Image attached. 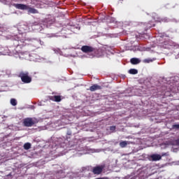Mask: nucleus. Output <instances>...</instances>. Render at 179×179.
I'll return each mask as SVG.
<instances>
[{"mask_svg": "<svg viewBox=\"0 0 179 179\" xmlns=\"http://www.w3.org/2000/svg\"><path fill=\"white\" fill-rule=\"evenodd\" d=\"M19 78H20L23 83H31L32 78L29 76V71L20 72Z\"/></svg>", "mask_w": 179, "mask_h": 179, "instance_id": "obj_2", "label": "nucleus"}, {"mask_svg": "<svg viewBox=\"0 0 179 179\" xmlns=\"http://www.w3.org/2000/svg\"><path fill=\"white\" fill-rule=\"evenodd\" d=\"M22 124L27 127H34L36 124H38V120L35 117H27L23 120Z\"/></svg>", "mask_w": 179, "mask_h": 179, "instance_id": "obj_1", "label": "nucleus"}, {"mask_svg": "<svg viewBox=\"0 0 179 179\" xmlns=\"http://www.w3.org/2000/svg\"><path fill=\"white\" fill-rule=\"evenodd\" d=\"M24 45H26V44H24V40L22 39L18 41V44L17 45V48H23L24 49Z\"/></svg>", "mask_w": 179, "mask_h": 179, "instance_id": "obj_11", "label": "nucleus"}, {"mask_svg": "<svg viewBox=\"0 0 179 179\" xmlns=\"http://www.w3.org/2000/svg\"><path fill=\"white\" fill-rule=\"evenodd\" d=\"M28 12L29 13H38V10H37L36 8H29L28 7Z\"/></svg>", "mask_w": 179, "mask_h": 179, "instance_id": "obj_13", "label": "nucleus"}, {"mask_svg": "<svg viewBox=\"0 0 179 179\" xmlns=\"http://www.w3.org/2000/svg\"><path fill=\"white\" fill-rule=\"evenodd\" d=\"M155 61V59H145L143 61L144 64H149L150 62H153Z\"/></svg>", "mask_w": 179, "mask_h": 179, "instance_id": "obj_18", "label": "nucleus"}, {"mask_svg": "<svg viewBox=\"0 0 179 179\" xmlns=\"http://www.w3.org/2000/svg\"><path fill=\"white\" fill-rule=\"evenodd\" d=\"M172 128L173 129H179V124H173Z\"/></svg>", "mask_w": 179, "mask_h": 179, "instance_id": "obj_22", "label": "nucleus"}, {"mask_svg": "<svg viewBox=\"0 0 179 179\" xmlns=\"http://www.w3.org/2000/svg\"><path fill=\"white\" fill-rule=\"evenodd\" d=\"M19 54H22V55H24V54H29V52H27V50H18Z\"/></svg>", "mask_w": 179, "mask_h": 179, "instance_id": "obj_20", "label": "nucleus"}, {"mask_svg": "<svg viewBox=\"0 0 179 179\" xmlns=\"http://www.w3.org/2000/svg\"><path fill=\"white\" fill-rule=\"evenodd\" d=\"M129 73H130L131 75H136V73H138V70L135 69H131L129 71Z\"/></svg>", "mask_w": 179, "mask_h": 179, "instance_id": "obj_16", "label": "nucleus"}, {"mask_svg": "<svg viewBox=\"0 0 179 179\" xmlns=\"http://www.w3.org/2000/svg\"><path fill=\"white\" fill-rule=\"evenodd\" d=\"M20 31H27L29 30V26L27 24H21L19 27Z\"/></svg>", "mask_w": 179, "mask_h": 179, "instance_id": "obj_9", "label": "nucleus"}, {"mask_svg": "<svg viewBox=\"0 0 179 179\" xmlns=\"http://www.w3.org/2000/svg\"><path fill=\"white\" fill-rule=\"evenodd\" d=\"M15 8L17 9H21L22 10H27V9H28L27 6H26L24 4H20V3L15 4Z\"/></svg>", "mask_w": 179, "mask_h": 179, "instance_id": "obj_8", "label": "nucleus"}, {"mask_svg": "<svg viewBox=\"0 0 179 179\" xmlns=\"http://www.w3.org/2000/svg\"><path fill=\"white\" fill-rule=\"evenodd\" d=\"M41 3H44V5H50V1L48 0H41Z\"/></svg>", "mask_w": 179, "mask_h": 179, "instance_id": "obj_21", "label": "nucleus"}, {"mask_svg": "<svg viewBox=\"0 0 179 179\" xmlns=\"http://www.w3.org/2000/svg\"><path fill=\"white\" fill-rule=\"evenodd\" d=\"M127 145H128V141H121L120 143V148H127Z\"/></svg>", "mask_w": 179, "mask_h": 179, "instance_id": "obj_15", "label": "nucleus"}, {"mask_svg": "<svg viewBox=\"0 0 179 179\" xmlns=\"http://www.w3.org/2000/svg\"><path fill=\"white\" fill-rule=\"evenodd\" d=\"M50 100H52V101H56L57 103H59L61 101V96L59 95H55L50 97Z\"/></svg>", "mask_w": 179, "mask_h": 179, "instance_id": "obj_7", "label": "nucleus"}, {"mask_svg": "<svg viewBox=\"0 0 179 179\" xmlns=\"http://www.w3.org/2000/svg\"><path fill=\"white\" fill-rule=\"evenodd\" d=\"M110 131H115V126H111L110 127Z\"/></svg>", "mask_w": 179, "mask_h": 179, "instance_id": "obj_24", "label": "nucleus"}, {"mask_svg": "<svg viewBox=\"0 0 179 179\" xmlns=\"http://www.w3.org/2000/svg\"><path fill=\"white\" fill-rule=\"evenodd\" d=\"M176 146H179V138L175 140Z\"/></svg>", "mask_w": 179, "mask_h": 179, "instance_id": "obj_25", "label": "nucleus"}, {"mask_svg": "<svg viewBox=\"0 0 179 179\" xmlns=\"http://www.w3.org/2000/svg\"><path fill=\"white\" fill-rule=\"evenodd\" d=\"M90 92H96V90H101V86L94 84L92 86L90 87Z\"/></svg>", "mask_w": 179, "mask_h": 179, "instance_id": "obj_6", "label": "nucleus"}, {"mask_svg": "<svg viewBox=\"0 0 179 179\" xmlns=\"http://www.w3.org/2000/svg\"><path fill=\"white\" fill-rule=\"evenodd\" d=\"M162 22H169V18L164 17V18H163V19L162 20Z\"/></svg>", "mask_w": 179, "mask_h": 179, "instance_id": "obj_23", "label": "nucleus"}, {"mask_svg": "<svg viewBox=\"0 0 179 179\" xmlns=\"http://www.w3.org/2000/svg\"><path fill=\"white\" fill-rule=\"evenodd\" d=\"M80 50L85 54H89L90 52H94V51H96V49L94 48L89 45H83Z\"/></svg>", "mask_w": 179, "mask_h": 179, "instance_id": "obj_3", "label": "nucleus"}, {"mask_svg": "<svg viewBox=\"0 0 179 179\" xmlns=\"http://www.w3.org/2000/svg\"><path fill=\"white\" fill-rule=\"evenodd\" d=\"M31 148V144L30 143H26L24 144V149L25 150H29Z\"/></svg>", "mask_w": 179, "mask_h": 179, "instance_id": "obj_14", "label": "nucleus"}, {"mask_svg": "<svg viewBox=\"0 0 179 179\" xmlns=\"http://www.w3.org/2000/svg\"><path fill=\"white\" fill-rule=\"evenodd\" d=\"M150 159L152 162H158L159 160H162V155L159 154H153L150 156Z\"/></svg>", "mask_w": 179, "mask_h": 179, "instance_id": "obj_5", "label": "nucleus"}, {"mask_svg": "<svg viewBox=\"0 0 179 179\" xmlns=\"http://www.w3.org/2000/svg\"><path fill=\"white\" fill-rule=\"evenodd\" d=\"M103 170H104V166H96L92 168V172L93 173V174L99 176L101 173H103Z\"/></svg>", "mask_w": 179, "mask_h": 179, "instance_id": "obj_4", "label": "nucleus"}, {"mask_svg": "<svg viewBox=\"0 0 179 179\" xmlns=\"http://www.w3.org/2000/svg\"><path fill=\"white\" fill-rule=\"evenodd\" d=\"M178 163H179V161H178Z\"/></svg>", "mask_w": 179, "mask_h": 179, "instance_id": "obj_26", "label": "nucleus"}, {"mask_svg": "<svg viewBox=\"0 0 179 179\" xmlns=\"http://www.w3.org/2000/svg\"><path fill=\"white\" fill-rule=\"evenodd\" d=\"M168 145H171V146H177L176 144V140L169 141L168 142Z\"/></svg>", "mask_w": 179, "mask_h": 179, "instance_id": "obj_19", "label": "nucleus"}, {"mask_svg": "<svg viewBox=\"0 0 179 179\" xmlns=\"http://www.w3.org/2000/svg\"><path fill=\"white\" fill-rule=\"evenodd\" d=\"M130 62H131V64H132V65H138V64H141L140 59L138 58H135V57L131 58L130 59Z\"/></svg>", "mask_w": 179, "mask_h": 179, "instance_id": "obj_10", "label": "nucleus"}, {"mask_svg": "<svg viewBox=\"0 0 179 179\" xmlns=\"http://www.w3.org/2000/svg\"><path fill=\"white\" fill-rule=\"evenodd\" d=\"M144 24L146 27L145 30H148V29H150L151 27H155L156 26V24H151L150 22L145 23Z\"/></svg>", "mask_w": 179, "mask_h": 179, "instance_id": "obj_12", "label": "nucleus"}, {"mask_svg": "<svg viewBox=\"0 0 179 179\" xmlns=\"http://www.w3.org/2000/svg\"><path fill=\"white\" fill-rule=\"evenodd\" d=\"M10 104H11V106H17V101H16L15 99H10Z\"/></svg>", "mask_w": 179, "mask_h": 179, "instance_id": "obj_17", "label": "nucleus"}]
</instances>
